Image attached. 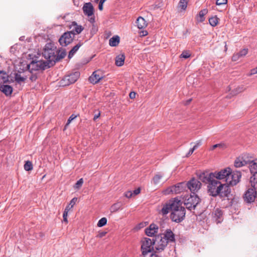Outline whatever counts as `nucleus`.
<instances>
[{
    "mask_svg": "<svg viewBox=\"0 0 257 257\" xmlns=\"http://www.w3.org/2000/svg\"><path fill=\"white\" fill-rule=\"evenodd\" d=\"M208 192L210 195L221 197H227L230 193V189L226 184L213 179L211 180L207 186Z\"/></svg>",
    "mask_w": 257,
    "mask_h": 257,
    "instance_id": "nucleus-1",
    "label": "nucleus"
},
{
    "mask_svg": "<svg viewBox=\"0 0 257 257\" xmlns=\"http://www.w3.org/2000/svg\"><path fill=\"white\" fill-rule=\"evenodd\" d=\"M174 207L171 212L170 217L173 221L180 222L183 220L185 217V208L182 206L181 201L178 199H176Z\"/></svg>",
    "mask_w": 257,
    "mask_h": 257,
    "instance_id": "nucleus-2",
    "label": "nucleus"
},
{
    "mask_svg": "<svg viewBox=\"0 0 257 257\" xmlns=\"http://www.w3.org/2000/svg\"><path fill=\"white\" fill-rule=\"evenodd\" d=\"M55 48L50 43L47 44L42 52L43 56L49 62H55L57 60L56 58Z\"/></svg>",
    "mask_w": 257,
    "mask_h": 257,
    "instance_id": "nucleus-3",
    "label": "nucleus"
},
{
    "mask_svg": "<svg viewBox=\"0 0 257 257\" xmlns=\"http://www.w3.org/2000/svg\"><path fill=\"white\" fill-rule=\"evenodd\" d=\"M199 198L194 193L193 195H188L185 197L184 204L186 207L191 210L194 209L199 202Z\"/></svg>",
    "mask_w": 257,
    "mask_h": 257,
    "instance_id": "nucleus-4",
    "label": "nucleus"
},
{
    "mask_svg": "<svg viewBox=\"0 0 257 257\" xmlns=\"http://www.w3.org/2000/svg\"><path fill=\"white\" fill-rule=\"evenodd\" d=\"M47 67H49V63L47 61L36 60H33L31 63L27 66L28 69L31 72L40 69L44 70Z\"/></svg>",
    "mask_w": 257,
    "mask_h": 257,
    "instance_id": "nucleus-5",
    "label": "nucleus"
},
{
    "mask_svg": "<svg viewBox=\"0 0 257 257\" xmlns=\"http://www.w3.org/2000/svg\"><path fill=\"white\" fill-rule=\"evenodd\" d=\"M241 177V173L239 171H232L230 169V174H229L227 178H226V184L228 185H236L239 181Z\"/></svg>",
    "mask_w": 257,
    "mask_h": 257,
    "instance_id": "nucleus-6",
    "label": "nucleus"
},
{
    "mask_svg": "<svg viewBox=\"0 0 257 257\" xmlns=\"http://www.w3.org/2000/svg\"><path fill=\"white\" fill-rule=\"evenodd\" d=\"M154 239L144 238L142 240L141 249L143 254L147 253H151L154 250Z\"/></svg>",
    "mask_w": 257,
    "mask_h": 257,
    "instance_id": "nucleus-7",
    "label": "nucleus"
},
{
    "mask_svg": "<svg viewBox=\"0 0 257 257\" xmlns=\"http://www.w3.org/2000/svg\"><path fill=\"white\" fill-rule=\"evenodd\" d=\"M79 76L80 73L78 71H76L75 72L66 75L61 81V85L65 86L74 83L75 82L77 81Z\"/></svg>",
    "mask_w": 257,
    "mask_h": 257,
    "instance_id": "nucleus-8",
    "label": "nucleus"
},
{
    "mask_svg": "<svg viewBox=\"0 0 257 257\" xmlns=\"http://www.w3.org/2000/svg\"><path fill=\"white\" fill-rule=\"evenodd\" d=\"M230 168H226L221 170L219 171H215L211 173V176L213 177V179L216 180H224L226 182V178H227L229 174H230Z\"/></svg>",
    "mask_w": 257,
    "mask_h": 257,
    "instance_id": "nucleus-9",
    "label": "nucleus"
},
{
    "mask_svg": "<svg viewBox=\"0 0 257 257\" xmlns=\"http://www.w3.org/2000/svg\"><path fill=\"white\" fill-rule=\"evenodd\" d=\"M186 187V183L182 182L172 186L164 191V194L167 195L170 193L178 194L183 191Z\"/></svg>",
    "mask_w": 257,
    "mask_h": 257,
    "instance_id": "nucleus-10",
    "label": "nucleus"
},
{
    "mask_svg": "<svg viewBox=\"0 0 257 257\" xmlns=\"http://www.w3.org/2000/svg\"><path fill=\"white\" fill-rule=\"evenodd\" d=\"M154 241V247L158 251L163 250L168 243L161 234L156 236Z\"/></svg>",
    "mask_w": 257,
    "mask_h": 257,
    "instance_id": "nucleus-11",
    "label": "nucleus"
},
{
    "mask_svg": "<svg viewBox=\"0 0 257 257\" xmlns=\"http://www.w3.org/2000/svg\"><path fill=\"white\" fill-rule=\"evenodd\" d=\"M75 34L72 32H67L60 38L59 42L62 46H66L73 40Z\"/></svg>",
    "mask_w": 257,
    "mask_h": 257,
    "instance_id": "nucleus-12",
    "label": "nucleus"
},
{
    "mask_svg": "<svg viewBox=\"0 0 257 257\" xmlns=\"http://www.w3.org/2000/svg\"><path fill=\"white\" fill-rule=\"evenodd\" d=\"M176 199V198H175L174 200H170L168 203L163 204L162 209L159 211V213L163 215H165L170 211L172 212L173 209L175 207L174 206Z\"/></svg>",
    "mask_w": 257,
    "mask_h": 257,
    "instance_id": "nucleus-13",
    "label": "nucleus"
},
{
    "mask_svg": "<svg viewBox=\"0 0 257 257\" xmlns=\"http://www.w3.org/2000/svg\"><path fill=\"white\" fill-rule=\"evenodd\" d=\"M256 191L252 187L248 189L244 195V199L247 203H251L256 200Z\"/></svg>",
    "mask_w": 257,
    "mask_h": 257,
    "instance_id": "nucleus-14",
    "label": "nucleus"
},
{
    "mask_svg": "<svg viewBox=\"0 0 257 257\" xmlns=\"http://www.w3.org/2000/svg\"><path fill=\"white\" fill-rule=\"evenodd\" d=\"M201 183L198 180L193 178L186 184V186L191 192L194 193L200 188Z\"/></svg>",
    "mask_w": 257,
    "mask_h": 257,
    "instance_id": "nucleus-15",
    "label": "nucleus"
},
{
    "mask_svg": "<svg viewBox=\"0 0 257 257\" xmlns=\"http://www.w3.org/2000/svg\"><path fill=\"white\" fill-rule=\"evenodd\" d=\"M82 10L84 14L88 17H90L94 14V8L91 3L84 4Z\"/></svg>",
    "mask_w": 257,
    "mask_h": 257,
    "instance_id": "nucleus-16",
    "label": "nucleus"
},
{
    "mask_svg": "<svg viewBox=\"0 0 257 257\" xmlns=\"http://www.w3.org/2000/svg\"><path fill=\"white\" fill-rule=\"evenodd\" d=\"M161 235L168 243L175 242V235L171 229H167L164 233Z\"/></svg>",
    "mask_w": 257,
    "mask_h": 257,
    "instance_id": "nucleus-17",
    "label": "nucleus"
},
{
    "mask_svg": "<svg viewBox=\"0 0 257 257\" xmlns=\"http://www.w3.org/2000/svg\"><path fill=\"white\" fill-rule=\"evenodd\" d=\"M103 78V76L99 71H95L93 72L92 74L89 77V80L91 83L96 84L98 83L101 79Z\"/></svg>",
    "mask_w": 257,
    "mask_h": 257,
    "instance_id": "nucleus-18",
    "label": "nucleus"
},
{
    "mask_svg": "<svg viewBox=\"0 0 257 257\" xmlns=\"http://www.w3.org/2000/svg\"><path fill=\"white\" fill-rule=\"evenodd\" d=\"M158 230V227L155 224H151L149 227L145 229L146 234L149 236L154 235Z\"/></svg>",
    "mask_w": 257,
    "mask_h": 257,
    "instance_id": "nucleus-19",
    "label": "nucleus"
},
{
    "mask_svg": "<svg viewBox=\"0 0 257 257\" xmlns=\"http://www.w3.org/2000/svg\"><path fill=\"white\" fill-rule=\"evenodd\" d=\"M249 160L245 159V156L237 158L234 162V166L236 168L248 165Z\"/></svg>",
    "mask_w": 257,
    "mask_h": 257,
    "instance_id": "nucleus-20",
    "label": "nucleus"
},
{
    "mask_svg": "<svg viewBox=\"0 0 257 257\" xmlns=\"http://www.w3.org/2000/svg\"><path fill=\"white\" fill-rule=\"evenodd\" d=\"M211 173H207L203 172L199 175V179L203 182L207 183L208 184L213 179V177L211 176Z\"/></svg>",
    "mask_w": 257,
    "mask_h": 257,
    "instance_id": "nucleus-21",
    "label": "nucleus"
},
{
    "mask_svg": "<svg viewBox=\"0 0 257 257\" xmlns=\"http://www.w3.org/2000/svg\"><path fill=\"white\" fill-rule=\"evenodd\" d=\"M70 28L72 30L71 32L77 34H80L84 29L82 26L78 25L75 22H72Z\"/></svg>",
    "mask_w": 257,
    "mask_h": 257,
    "instance_id": "nucleus-22",
    "label": "nucleus"
},
{
    "mask_svg": "<svg viewBox=\"0 0 257 257\" xmlns=\"http://www.w3.org/2000/svg\"><path fill=\"white\" fill-rule=\"evenodd\" d=\"M248 165L251 174L257 173V159L253 160H249Z\"/></svg>",
    "mask_w": 257,
    "mask_h": 257,
    "instance_id": "nucleus-23",
    "label": "nucleus"
},
{
    "mask_svg": "<svg viewBox=\"0 0 257 257\" xmlns=\"http://www.w3.org/2000/svg\"><path fill=\"white\" fill-rule=\"evenodd\" d=\"M0 90L3 92L6 95H10L13 90L12 86L9 85H3L0 87Z\"/></svg>",
    "mask_w": 257,
    "mask_h": 257,
    "instance_id": "nucleus-24",
    "label": "nucleus"
},
{
    "mask_svg": "<svg viewBox=\"0 0 257 257\" xmlns=\"http://www.w3.org/2000/svg\"><path fill=\"white\" fill-rule=\"evenodd\" d=\"M248 52L247 49H243L241 50L239 52L234 54L232 57V61H237L240 58L245 56Z\"/></svg>",
    "mask_w": 257,
    "mask_h": 257,
    "instance_id": "nucleus-25",
    "label": "nucleus"
},
{
    "mask_svg": "<svg viewBox=\"0 0 257 257\" xmlns=\"http://www.w3.org/2000/svg\"><path fill=\"white\" fill-rule=\"evenodd\" d=\"M124 55L123 54H119L115 57V64L117 66H121L124 64Z\"/></svg>",
    "mask_w": 257,
    "mask_h": 257,
    "instance_id": "nucleus-26",
    "label": "nucleus"
},
{
    "mask_svg": "<svg viewBox=\"0 0 257 257\" xmlns=\"http://www.w3.org/2000/svg\"><path fill=\"white\" fill-rule=\"evenodd\" d=\"M137 27L139 29H142L145 28L147 26V23L146 20L142 17H139L136 21Z\"/></svg>",
    "mask_w": 257,
    "mask_h": 257,
    "instance_id": "nucleus-27",
    "label": "nucleus"
},
{
    "mask_svg": "<svg viewBox=\"0 0 257 257\" xmlns=\"http://www.w3.org/2000/svg\"><path fill=\"white\" fill-rule=\"evenodd\" d=\"M213 217L215 218L217 223H220L221 221V217L222 216V211L217 208L213 212Z\"/></svg>",
    "mask_w": 257,
    "mask_h": 257,
    "instance_id": "nucleus-28",
    "label": "nucleus"
},
{
    "mask_svg": "<svg viewBox=\"0 0 257 257\" xmlns=\"http://www.w3.org/2000/svg\"><path fill=\"white\" fill-rule=\"evenodd\" d=\"M208 13V10L206 9H204L200 11L198 15L196 17V20L198 22H202L205 20L204 16Z\"/></svg>",
    "mask_w": 257,
    "mask_h": 257,
    "instance_id": "nucleus-29",
    "label": "nucleus"
},
{
    "mask_svg": "<svg viewBox=\"0 0 257 257\" xmlns=\"http://www.w3.org/2000/svg\"><path fill=\"white\" fill-rule=\"evenodd\" d=\"M250 183L251 187L255 190H257V173L253 174L252 176L250 178Z\"/></svg>",
    "mask_w": 257,
    "mask_h": 257,
    "instance_id": "nucleus-30",
    "label": "nucleus"
},
{
    "mask_svg": "<svg viewBox=\"0 0 257 257\" xmlns=\"http://www.w3.org/2000/svg\"><path fill=\"white\" fill-rule=\"evenodd\" d=\"M119 41V37L118 36H115L109 39V44L111 47H115L118 45Z\"/></svg>",
    "mask_w": 257,
    "mask_h": 257,
    "instance_id": "nucleus-31",
    "label": "nucleus"
},
{
    "mask_svg": "<svg viewBox=\"0 0 257 257\" xmlns=\"http://www.w3.org/2000/svg\"><path fill=\"white\" fill-rule=\"evenodd\" d=\"M82 45V43L79 42L77 45L74 46L72 49L70 51L68 55V57L71 58L73 57L74 54L78 51L79 48Z\"/></svg>",
    "mask_w": 257,
    "mask_h": 257,
    "instance_id": "nucleus-32",
    "label": "nucleus"
},
{
    "mask_svg": "<svg viewBox=\"0 0 257 257\" xmlns=\"http://www.w3.org/2000/svg\"><path fill=\"white\" fill-rule=\"evenodd\" d=\"M8 80V74L4 71H0V84L6 83Z\"/></svg>",
    "mask_w": 257,
    "mask_h": 257,
    "instance_id": "nucleus-33",
    "label": "nucleus"
},
{
    "mask_svg": "<svg viewBox=\"0 0 257 257\" xmlns=\"http://www.w3.org/2000/svg\"><path fill=\"white\" fill-rule=\"evenodd\" d=\"M15 80L19 84L24 82L27 79L26 76H23L20 74L16 73L15 76Z\"/></svg>",
    "mask_w": 257,
    "mask_h": 257,
    "instance_id": "nucleus-34",
    "label": "nucleus"
},
{
    "mask_svg": "<svg viewBox=\"0 0 257 257\" xmlns=\"http://www.w3.org/2000/svg\"><path fill=\"white\" fill-rule=\"evenodd\" d=\"M218 18L216 16L212 17L209 19V22L212 27L216 26L218 23Z\"/></svg>",
    "mask_w": 257,
    "mask_h": 257,
    "instance_id": "nucleus-35",
    "label": "nucleus"
},
{
    "mask_svg": "<svg viewBox=\"0 0 257 257\" xmlns=\"http://www.w3.org/2000/svg\"><path fill=\"white\" fill-rule=\"evenodd\" d=\"M71 209V207H70L69 206H67L65 209L64 212H63V221L64 222H65L66 223L68 222V220H67L68 213Z\"/></svg>",
    "mask_w": 257,
    "mask_h": 257,
    "instance_id": "nucleus-36",
    "label": "nucleus"
},
{
    "mask_svg": "<svg viewBox=\"0 0 257 257\" xmlns=\"http://www.w3.org/2000/svg\"><path fill=\"white\" fill-rule=\"evenodd\" d=\"M121 206V205L120 203H115L111 206L110 211L111 212H116L120 209Z\"/></svg>",
    "mask_w": 257,
    "mask_h": 257,
    "instance_id": "nucleus-37",
    "label": "nucleus"
},
{
    "mask_svg": "<svg viewBox=\"0 0 257 257\" xmlns=\"http://www.w3.org/2000/svg\"><path fill=\"white\" fill-rule=\"evenodd\" d=\"M162 175L161 174H156L153 179V182L154 184H158L160 183L161 179L162 178Z\"/></svg>",
    "mask_w": 257,
    "mask_h": 257,
    "instance_id": "nucleus-38",
    "label": "nucleus"
},
{
    "mask_svg": "<svg viewBox=\"0 0 257 257\" xmlns=\"http://www.w3.org/2000/svg\"><path fill=\"white\" fill-rule=\"evenodd\" d=\"M24 169L27 171H31L33 169L32 163L31 161H28L26 162L24 166Z\"/></svg>",
    "mask_w": 257,
    "mask_h": 257,
    "instance_id": "nucleus-39",
    "label": "nucleus"
},
{
    "mask_svg": "<svg viewBox=\"0 0 257 257\" xmlns=\"http://www.w3.org/2000/svg\"><path fill=\"white\" fill-rule=\"evenodd\" d=\"M187 4L188 0H180L179 3V6L181 9L185 10L187 7Z\"/></svg>",
    "mask_w": 257,
    "mask_h": 257,
    "instance_id": "nucleus-40",
    "label": "nucleus"
},
{
    "mask_svg": "<svg viewBox=\"0 0 257 257\" xmlns=\"http://www.w3.org/2000/svg\"><path fill=\"white\" fill-rule=\"evenodd\" d=\"M219 148L220 149H224V148H226V146L224 144H215L214 145H213L210 148V151H213L214 149H215V148Z\"/></svg>",
    "mask_w": 257,
    "mask_h": 257,
    "instance_id": "nucleus-41",
    "label": "nucleus"
},
{
    "mask_svg": "<svg viewBox=\"0 0 257 257\" xmlns=\"http://www.w3.org/2000/svg\"><path fill=\"white\" fill-rule=\"evenodd\" d=\"M107 223V219L105 217L101 218L97 223V226L101 227L104 226Z\"/></svg>",
    "mask_w": 257,
    "mask_h": 257,
    "instance_id": "nucleus-42",
    "label": "nucleus"
},
{
    "mask_svg": "<svg viewBox=\"0 0 257 257\" xmlns=\"http://www.w3.org/2000/svg\"><path fill=\"white\" fill-rule=\"evenodd\" d=\"M83 183V179L82 178L80 179L75 184V185L74 186V189H77V190L79 189L82 187Z\"/></svg>",
    "mask_w": 257,
    "mask_h": 257,
    "instance_id": "nucleus-43",
    "label": "nucleus"
},
{
    "mask_svg": "<svg viewBox=\"0 0 257 257\" xmlns=\"http://www.w3.org/2000/svg\"><path fill=\"white\" fill-rule=\"evenodd\" d=\"M191 54L188 51H184L180 55V57L187 59L189 58Z\"/></svg>",
    "mask_w": 257,
    "mask_h": 257,
    "instance_id": "nucleus-44",
    "label": "nucleus"
},
{
    "mask_svg": "<svg viewBox=\"0 0 257 257\" xmlns=\"http://www.w3.org/2000/svg\"><path fill=\"white\" fill-rule=\"evenodd\" d=\"M227 0H217L216 2V5L220 6L227 4Z\"/></svg>",
    "mask_w": 257,
    "mask_h": 257,
    "instance_id": "nucleus-45",
    "label": "nucleus"
},
{
    "mask_svg": "<svg viewBox=\"0 0 257 257\" xmlns=\"http://www.w3.org/2000/svg\"><path fill=\"white\" fill-rule=\"evenodd\" d=\"M77 199L76 197L73 198L70 202L69 204L67 206H69L71 207V208L73 207V206L76 203Z\"/></svg>",
    "mask_w": 257,
    "mask_h": 257,
    "instance_id": "nucleus-46",
    "label": "nucleus"
},
{
    "mask_svg": "<svg viewBox=\"0 0 257 257\" xmlns=\"http://www.w3.org/2000/svg\"><path fill=\"white\" fill-rule=\"evenodd\" d=\"M144 255V257H157V255L152 252V251L151 253H147L146 254H143Z\"/></svg>",
    "mask_w": 257,
    "mask_h": 257,
    "instance_id": "nucleus-47",
    "label": "nucleus"
},
{
    "mask_svg": "<svg viewBox=\"0 0 257 257\" xmlns=\"http://www.w3.org/2000/svg\"><path fill=\"white\" fill-rule=\"evenodd\" d=\"M202 144V141L201 140H198L196 142L195 145L193 147V148H195V150L197 149L199 146H200Z\"/></svg>",
    "mask_w": 257,
    "mask_h": 257,
    "instance_id": "nucleus-48",
    "label": "nucleus"
},
{
    "mask_svg": "<svg viewBox=\"0 0 257 257\" xmlns=\"http://www.w3.org/2000/svg\"><path fill=\"white\" fill-rule=\"evenodd\" d=\"M133 192L131 191H127L125 193V196L128 198H131L133 196Z\"/></svg>",
    "mask_w": 257,
    "mask_h": 257,
    "instance_id": "nucleus-49",
    "label": "nucleus"
},
{
    "mask_svg": "<svg viewBox=\"0 0 257 257\" xmlns=\"http://www.w3.org/2000/svg\"><path fill=\"white\" fill-rule=\"evenodd\" d=\"M37 78V76L35 74H32V75L30 76V79L31 81H35Z\"/></svg>",
    "mask_w": 257,
    "mask_h": 257,
    "instance_id": "nucleus-50",
    "label": "nucleus"
},
{
    "mask_svg": "<svg viewBox=\"0 0 257 257\" xmlns=\"http://www.w3.org/2000/svg\"><path fill=\"white\" fill-rule=\"evenodd\" d=\"M195 150V148H191L189 150V152H188V153L186 154V157H189V156H190L191 155H192L193 153V152Z\"/></svg>",
    "mask_w": 257,
    "mask_h": 257,
    "instance_id": "nucleus-51",
    "label": "nucleus"
},
{
    "mask_svg": "<svg viewBox=\"0 0 257 257\" xmlns=\"http://www.w3.org/2000/svg\"><path fill=\"white\" fill-rule=\"evenodd\" d=\"M140 191H141L140 189L139 188H138L133 191V194L134 195H137L140 193Z\"/></svg>",
    "mask_w": 257,
    "mask_h": 257,
    "instance_id": "nucleus-52",
    "label": "nucleus"
},
{
    "mask_svg": "<svg viewBox=\"0 0 257 257\" xmlns=\"http://www.w3.org/2000/svg\"><path fill=\"white\" fill-rule=\"evenodd\" d=\"M106 234V232H101L98 233V234L97 235V237L101 238L104 236Z\"/></svg>",
    "mask_w": 257,
    "mask_h": 257,
    "instance_id": "nucleus-53",
    "label": "nucleus"
},
{
    "mask_svg": "<svg viewBox=\"0 0 257 257\" xmlns=\"http://www.w3.org/2000/svg\"><path fill=\"white\" fill-rule=\"evenodd\" d=\"M76 116H73V115H71L70 116V117L69 118L68 120V121H67V125H68V124H69L70 123V122L73 120L75 118Z\"/></svg>",
    "mask_w": 257,
    "mask_h": 257,
    "instance_id": "nucleus-54",
    "label": "nucleus"
},
{
    "mask_svg": "<svg viewBox=\"0 0 257 257\" xmlns=\"http://www.w3.org/2000/svg\"><path fill=\"white\" fill-rule=\"evenodd\" d=\"M256 73H257V70H256V69L255 68H254V69H252L251 70L250 73L249 74V75H253V74H256Z\"/></svg>",
    "mask_w": 257,
    "mask_h": 257,
    "instance_id": "nucleus-55",
    "label": "nucleus"
},
{
    "mask_svg": "<svg viewBox=\"0 0 257 257\" xmlns=\"http://www.w3.org/2000/svg\"><path fill=\"white\" fill-rule=\"evenodd\" d=\"M136 93L135 92H131L130 93V97L132 99L135 98L136 97Z\"/></svg>",
    "mask_w": 257,
    "mask_h": 257,
    "instance_id": "nucleus-56",
    "label": "nucleus"
},
{
    "mask_svg": "<svg viewBox=\"0 0 257 257\" xmlns=\"http://www.w3.org/2000/svg\"><path fill=\"white\" fill-rule=\"evenodd\" d=\"M74 5L77 7L79 6V0H73Z\"/></svg>",
    "mask_w": 257,
    "mask_h": 257,
    "instance_id": "nucleus-57",
    "label": "nucleus"
},
{
    "mask_svg": "<svg viewBox=\"0 0 257 257\" xmlns=\"http://www.w3.org/2000/svg\"><path fill=\"white\" fill-rule=\"evenodd\" d=\"M100 112H98L97 114H95L93 117L94 120H96L100 116Z\"/></svg>",
    "mask_w": 257,
    "mask_h": 257,
    "instance_id": "nucleus-58",
    "label": "nucleus"
},
{
    "mask_svg": "<svg viewBox=\"0 0 257 257\" xmlns=\"http://www.w3.org/2000/svg\"><path fill=\"white\" fill-rule=\"evenodd\" d=\"M103 4H102L101 3H100V2L99 3L98 9L100 11H102L103 10Z\"/></svg>",
    "mask_w": 257,
    "mask_h": 257,
    "instance_id": "nucleus-59",
    "label": "nucleus"
},
{
    "mask_svg": "<svg viewBox=\"0 0 257 257\" xmlns=\"http://www.w3.org/2000/svg\"><path fill=\"white\" fill-rule=\"evenodd\" d=\"M148 34V33L147 31H142L141 32V35L142 36H146Z\"/></svg>",
    "mask_w": 257,
    "mask_h": 257,
    "instance_id": "nucleus-60",
    "label": "nucleus"
},
{
    "mask_svg": "<svg viewBox=\"0 0 257 257\" xmlns=\"http://www.w3.org/2000/svg\"><path fill=\"white\" fill-rule=\"evenodd\" d=\"M65 55L66 54L65 52H62L59 56V58H63L65 57Z\"/></svg>",
    "mask_w": 257,
    "mask_h": 257,
    "instance_id": "nucleus-61",
    "label": "nucleus"
},
{
    "mask_svg": "<svg viewBox=\"0 0 257 257\" xmlns=\"http://www.w3.org/2000/svg\"><path fill=\"white\" fill-rule=\"evenodd\" d=\"M191 100H192V99H189L187 100L186 101L185 103V105H188V104H189L190 103V102L191 101Z\"/></svg>",
    "mask_w": 257,
    "mask_h": 257,
    "instance_id": "nucleus-62",
    "label": "nucleus"
},
{
    "mask_svg": "<svg viewBox=\"0 0 257 257\" xmlns=\"http://www.w3.org/2000/svg\"><path fill=\"white\" fill-rule=\"evenodd\" d=\"M106 1V0H100L99 2L103 4Z\"/></svg>",
    "mask_w": 257,
    "mask_h": 257,
    "instance_id": "nucleus-63",
    "label": "nucleus"
},
{
    "mask_svg": "<svg viewBox=\"0 0 257 257\" xmlns=\"http://www.w3.org/2000/svg\"><path fill=\"white\" fill-rule=\"evenodd\" d=\"M94 19H91V22H93L94 21Z\"/></svg>",
    "mask_w": 257,
    "mask_h": 257,
    "instance_id": "nucleus-64",
    "label": "nucleus"
}]
</instances>
